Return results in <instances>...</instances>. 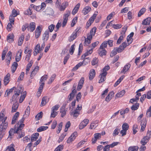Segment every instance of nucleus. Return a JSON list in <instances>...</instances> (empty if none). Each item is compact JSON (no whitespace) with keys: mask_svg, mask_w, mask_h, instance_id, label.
Segmentation results:
<instances>
[{"mask_svg":"<svg viewBox=\"0 0 151 151\" xmlns=\"http://www.w3.org/2000/svg\"><path fill=\"white\" fill-rule=\"evenodd\" d=\"M66 3H62V5L60 6V10L61 11H64L66 8Z\"/></svg>","mask_w":151,"mask_h":151,"instance_id":"nucleus-63","label":"nucleus"},{"mask_svg":"<svg viewBox=\"0 0 151 151\" xmlns=\"http://www.w3.org/2000/svg\"><path fill=\"white\" fill-rule=\"evenodd\" d=\"M48 128V127L47 126H42L37 129V131L38 132H40L47 129Z\"/></svg>","mask_w":151,"mask_h":151,"instance_id":"nucleus-32","label":"nucleus"},{"mask_svg":"<svg viewBox=\"0 0 151 151\" xmlns=\"http://www.w3.org/2000/svg\"><path fill=\"white\" fill-rule=\"evenodd\" d=\"M117 52H118V50L116 48H115L111 52V54H110V56L113 57L117 54Z\"/></svg>","mask_w":151,"mask_h":151,"instance_id":"nucleus-54","label":"nucleus"},{"mask_svg":"<svg viewBox=\"0 0 151 151\" xmlns=\"http://www.w3.org/2000/svg\"><path fill=\"white\" fill-rule=\"evenodd\" d=\"M95 75V70L92 69L91 70L90 73L89 74V79L90 80H92L94 77Z\"/></svg>","mask_w":151,"mask_h":151,"instance_id":"nucleus-19","label":"nucleus"},{"mask_svg":"<svg viewBox=\"0 0 151 151\" xmlns=\"http://www.w3.org/2000/svg\"><path fill=\"white\" fill-rule=\"evenodd\" d=\"M19 95L17 93L14 92V94L12 96V99L10 100V102H12V101L17 102L18 99Z\"/></svg>","mask_w":151,"mask_h":151,"instance_id":"nucleus-14","label":"nucleus"},{"mask_svg":"<svg viewBox=\"0 0 151 151\" xmlns=\"http://www.w3.org/2000/svg\"><path fill=\"white\" fill-rule=\"evenodd\" d=\"M35 22H32L30 23L29 25H28L27 29L30 31L32 32L35 29Z\"/></svg>","mask_w":151,"mask_h":151,"instance_id":"nucleus-13","label":"nucleus"},{"mask_svg":"<svg viewBox=\"0 0 151 151\" xmlns=\"http://www.w3.org/2000/svg\"><path fill=\"white\" fill-rule=\"evenodd\" d=\"M63 145H60L55 149L54 151H60L61 150L63 149Z\"/></svg>","mask_w":151,"mask_h":151,"instance_id":"nucleus-57","label":"nucleus"},{"mask_svg":"<svg viewBox=\"0 0 151 151\" xmlns=\"http://www.w3.org/2000/svg\"><path fill=\"white\" fill-rule=\"evenodd\" d=\"M26 95V91H25L23 93V94L21 96L20 99L19 100V102L20 103H21L22 102L25 97Z\"/></svg>","mask_w":151,"mask_h":151,"instance_id":"nucleus-48","label":"nucleus"},{"mask_svg":"<svg viewBox=\"0 0 151 151\" xmlns=\"http://www.w3.org/2000/svg\"><path fill=\"white\" fill-rule=\"evenodd\" d=\"M139 147L137 146H131L129 147V151H137Z\"/></svg>","mask_w":151,"mask_h":151,"instance_id":"nucleus-38","label":"nucleus"},{"mask_svg":"<svg viewBox=\"0 0 151 151\" xmlns=\"http://www.w3.org/2000/svg\"><path fill=\"white\" fill-rule=\"evenodd\" d=\"M60 106L58 104H57L55 106H53L52 108V113H57L56 111H57L59 108Z\"/></svg>","mask_w":151,"mask_h":151,"instance_id":"nucleus-33","label":"nucleus"},{"mask_svg":"<svg viewBox=\"0 0 151 151\" xmlns=\"http://www.w3.org/2000/svg\"><path fill=\"white\" fill-rule=\"evenodd\" d=\"M94 137L92 139V142L93 143H95L97 140L101 138V134L100 133H96L94 134Z\"/></svg>","mask_w":151,"mask_h":151,"instance_id":"nucleus-8","label":"nucleus"},{"mask_svg":"<svg viewBox=\"0 0 151 151\" xmlns=\"http://www.w3.org/2000/svg\"><path fill=\"white\" fill-rule=\"evenodd\" d=\"M10 76V74L9 73H8L4 77V81L5 86L7 85L9 83V78Z\"/></svg>","mask_w":151,"mask_h":151,"instance_id":"nucleus-20","label":"nucleus"},{"mask_svg":"<svg viewBox=\"0 0 151 151\" xmlns=\"http://www.w3.org/2000/svg\"><path fill=\"white\" fill-rule=\"evenodd\" d=\"M75 45V44H73V45H72L71 46L70 48V49L69 52H70V54L71 55H72L74 52V51L75 50V48H74Z\"/></svg>","mask_w":151,"mask_h":151,"instance_id":"nucleus-60","label":"nucleus"},{"mask_svg":"<svg viewBox=\"0 0 151 151\" xmlns=\"http://www.w3.org/2000/svg\"><path fill=\"white\" fill-rule=\"evenodd\" d=\"M28 116V115H27L26 114H24L22 119L15 125V128L11 129H10L9 131V137L11 138L14 134L18 133L19 130L21 131L22 129L24 126V124H23L25 118Z\"/></svg>","mask_w":151,"mask_h":151,"instance_id":"nucleus-1","label":"nucleus"},{"mask_svg":"<svg viewBox=\"0 0 151 151\" xmlns=\"http://www.w3.org/2000/svg\"><path fill=\"white\" fill-rule=\"evenodd\" d=\"M106 73H102L99 75V77L100 78V79L99 82V83H101L105 81L106 79Z\"/></svg>","mask_w":151,"mask_h":151,"instance_id":"nucleus-9","label":"nucleus"},{"mask_svg":"<svg viewBox=\"0 0 151 151\" xmlns=\"http://www.w3.org/2000/svg\"><path fill=\"white\" fill-rule=\"evenodd\" d=\"M78 136V133L77 132H75L73 134H72L69 137L68 139L67 140V142L68 143H70L73 141Z\"/></svg>","mask_w":151,"mask_h":151,"instance_id":"nucleus-5","label":"nucleus"},{"mask_svg":"<svg viewBox=\"0 0 151 151\" xmlns=\"http://www.w3.org/2000/svg\"><path fill=\"white\" fill-rule=\"evenodd\" d=\"M18 66V64L16 62H14L12 66V73H14L16 70Z\"/></svg>","mask_w":151,"mask_h":151,"instance_id":"nucleus-25","label":"nucleus"},{"mask_svg":"<svg viewBox=\"0 0 151 151\" xmlns=\"http://www.w3.org/2000/svg\"><path fill=\"white\" fill-rule=\"evenodd\" d=\"M67 104L66 103H64L63 106L60 107V112L61 113H66L68 110V108H66V106Z\"/></svg>","mask_w":151,"mask_h":151,"instance_id":"nucleus-12","label":"nucleus"},{"mask_svg":"<svg viewBox=\"0 0 151 151\" xmlns=\"http://www.w3.org/2000/svg\"><path fill=\"white\" fill-rule=\"evenodd\" d=\"M138 129V126L136 124H134L133 127V134H135L137 132Z\"/></svg>","mask_w":151,"mask_h":151,"instance_id":"nucleus-43","label":"nucleus"},{"mask_svg":"<svg viewBox=\"0 0 151 151\" xmlns=\"http://www.w3.org/2000/svg\"><path fill=\"white\" fill-rule=\"evenodd\" d=\"M14 145L13 144H11L7 147L6 151H15V150L14 148Z\"/></svg>","mask_w":151,"mask_h":151,"instance_id":"nucleus-35","label":"nucleus"},{"mask_svg":"<svg viewBox=\"0 0 151 151\" xmlns=\"http://www.w3.org/2000/svg\"><path fill=\"white\" fill-rule=\"evenodd\" d=\"M129 109L128 108H126L124 110L123 109H121V111L119 110L117 112L115 113H114L117 114V113H119V111H120V113H128L129 112Z\"/></svg>","mask_w":151,"mask_h":151,"instance_id":"nucleus-49","label":"nucleus"},{"mask_svg":"<svg viewBox=\"0 0 151 151\" xmlns=\"http://www.w3.org/2000/svg\"><path fill=\"white\" fill-rule=\"evenodd\" d=\"M146 9L145 8H143L141 9L138 13V17H140L142 15H143L146 11Z\"/></svg>","mask_w":151,"mask_h":151,"instance_id":"nucleus-46","label":"nucleus"},{"mask_svg":"<svg viewBox=\"0 0 151 151\" xmlns=\"http://www.w3.org/2000/svg\"><path fill=\"white\" fill-rule=\"evenodd\" d=\"M24 14L26 15H31L32 14V9H31L30 7H29L28 9H27V10L25 11L24 12Z\"/></svg>","mask_w":151,"mask_h":151,"instance_id":"nucleus-53","label":"nucleus"},{"mask_svg":"<svg viewBox=\"0 0 151 151\" xmlns=\"http://www.w3.org/2000/svg\"><path fill=\"white\" fill-rule=\"evenodd\" d=\"M32 52V50H29L28 51V54L26 55L25 57V60H27L28 62L30 59V58L31 56V52Z\"/></svg>","mask_w":151,"mask_h":151,"instance_id":"nucleus-41","label":"nucleus"},{"mask_svg":"<svg viewBox=\"0 0 151 151\" xmlns=\"http://www.w3.org/2000/svg\"><path fill=\"white\" fill-rule=\"evenodd\" d=\"M131 65L129 63H127L125 65L122 69L121 71V73H124L125 74V73L127 72L130 68Z\"/></svg>","mask_w":151,"mask_h":151,"instance_id":"nucleus-21","label":"nucleus"},{"mask_svg":"<svg viewBox=\"0 0 151 151\" xmlns=\"http://www.w3.org/2000/svg\"><path fill=\"white\" fill-rule=\"evenodd\" d=\"M89 120L87 119H84L80 123L79 127L80 129H82L84 128L88 123Z\"/></svg>","mask_w":151,"mask_h":151,"instance_id":"nucleus-7","label":"nucleus"},{"mask_svg":"<svg viewBox=\"0 0 151 151\" xmlns=\"http://www.w3.org/2000/svg\"><path fill=\"white\" fill-rule=\"evenodd\" d=\"M46 12L47 15H52L54 14L53 9L50 8H47L46 10Z\"/></svg>","mask_w":151,"mask_h":151,"instance_id":"nucleus-31","label":"nucleus"},{"mask_svg":"<svg viewBox=\"0 0 151 151\" xmlns=\"http://www.w3.org/2000/svg\"><path fill=\"white\" fill-rule=\"evenodd\" d=\"M45 42H43L40 47V45L39 44H37L36 47L37 48V49H38V50L40 51V52H41L43 49L45 47Z\"/></svg>","mask_w":151,"mask_h":151,"instance_id":"nucleus-37","label":"nucleus"},{"mask_svg":"<svg viewBox=\"0 0 151 151\" xmlns=\"http://www.w3.org/2000/svg\"><path fill=\"white\" fill-rule=\"evenodd\" d=\"M12 52L10 51H9L6 55V59L9 61V63H10V61L12 59Z\"/></svg>","mask_w":151,"mask_h":151,"instance_id":"nucleus-47","label":"nucleus"},{"mask_svg":"<svg viewBox=\"0 0 151 151\" xmlns=\"http://www.w3.org/2000/svg\"><path fill=\"white\" fill-rule=\"evenodd\" d=\"M24 38V37L23 35H22L19 37L18 42V45L19 46H21L23 42V40Z\"/></svg>","mask_w":151,"mask_h":151,"instance_id":"nucleus-45","label":"nucleus"},{"mask_svg":"<svg viewBox=\"0 0 151 151\" xmlns=\"http://www.w3.org/2000/svg\"><path fill=\"white\" fill-rule=\"evenodd\" d=\"M107 44V41H105L101 45L100 47L104 48L106 47Z\"/></svg>","mask_w":151,"mask_h":151,"instance_id":"nucleus-61","label":"nucleus"},{"mask_svg":"<svg viewBox=\"0 0 151 151\" xmlns=\"http://www.w3.org/2000/svg\"><path fill=\"white\" fill-rule=\"evenodd\" d=\"M32 64L33 61L32 60L30 61L29 63L28 64L26 68V70L27 71H29L30 68L32 65Z\"/></svg>","mask_w":151,"mask_h":151,"instance_id":"nucleus-50","label":"nucleus"},{"mask_svg":"<svg viewBox=\"0 0 151 151\" xmlns=\"http://www.w3.org/2000/svg\"><path fill=\"white\" fill-rule=\"evenodd\" d=\"M149 140L145 136L140 141V143L142 145H145Z\"/></svg>","mask_w":151,"mask_h":151,"instance_id":"nucleus-34","label":"nucleus"},{"mask_svg":"<svg viewBox=\"0 0 151 151\" xmlns=\"http://www.w3.org/2000/svg\"><path fill=\"white\" fill-rule=\"evenodd\" d=\"M122 129L127 131L129 129V125L126 123H124L122 125Z\"/></svg>","mask_w":151,"mask_h":151,"instance_id":"nucleus-58","label":"nucleus"},{"mask_svg":"<svg viewBox=\"0 0 151 151\" xmlns=\"http://www.w3.org/2000/svg\"><path fill=\"white\" fill-rule=\"evenodd\" d=\"M19 14L17 12V11L14 9H13L12 11V14L11 15L14 17H17V15Z\"/></svg>","mask_w":151,"mask_h":151,"instance_id":"nucleus-59","label":"nucleus"},{"mask_svg":"<svg viewBox=\"0 0 151 151\" xmlns=\"http://www.w3.org/2000/svg\"><path fill=\"white\" fill-rule=\"evenodd\" d=\"M66 135V133H63L62 134L59 138L58 140V143H60L61 142H62V141L64 139Z\"/></svg>","mask_w":151,"mask_h":151,"instance_id":"nucleus-40","label":"nucleus"},{"mask_svg":"<svg viewBox=\"0 0 151 151\" xmlns=\"http://www.w3.org/2000/svg\"><path fill=\"white\" fill-rule=\"evenodd\" d=\"M139 104L136 103L133 105L131 107V109L132 110H137L139 106Z\"/></svg>","mask_w":151,"mask_h":151,"instance_id":"nucleus-52","label":"nucleus"},{"mask_svg":"<svg viewBox=\"0 0 151 151\" xmlns=\"http://www.w3.org/2000/svg\"><path fill=\"white\" fill-rule=\"evenodd\" d=\"M76 92L77 91L75 90V89H74L70 93L68 97L70 101L73 99L74 95Z\"/></svg>","mask_w":151,"mask_h":151,"instance_id":"nucleus-16","label":"nucleus"},{"mask_svg":"<svg viewBox=\"0 0 151 151\" xmlns=\"http://www.w3.org/2000/svg\"><path fill=\"white\" fill-rule=\"evenodd\" d=\"M39 136V134L38 133H36L33 134L31 137V141L32 142L35 141L37 138Z\"/></svg>","mask_w":151,"mask_h":151,"instance_id":"nucleus-29","label":"nucleus"},{"mask_svg":"<svg viewBox=\"0 0 151 151\" xmlns=\"http://www.w3.org/2000/svg\"><path fill=\"white\" fill-rule=\"evenodd\" d=\"M42 29L41 27L38 26L35 31V37L36 38H38L40 35Z\"/></svg>","mask_w":151,"mask_h":151,"instance_id":"nucleus-10","label":"nucleus"},{"mask_svg":"<svg viewBox=\"0 0 151 151\" xmlns=\"http://www.w3.org/2000/svg\"><path fill=\"white\" fill-rule=\"evenodd\" d=\"M15 90L14 91V92L15 93H17V94L19 95L20 93H22L23 91V89L22 88V86H18L16 89V88Z\"/></svg>","mask_w":151,"mask_h":151,"instance_id":"nucleus-18","label":"nucleus"},{"mask_svg":"<svg viewBox=\"0 0 151 151\" xmlns=\"http://www.w3.org/2000/svg\"><path fill=\"white\" fill-rule=\"evenodd\" d=\"M47 97L46 96H44L42 98V100L41 106H44L46 104L47 102Z\"/></svg>","mask_w":151,"mask_h":151,"instance_id":"nucleus-39","label":"nucleus"},{"mask_svg":"<svg viewBox=\"0 0 151 151\" xmlns=\"http://www.w3.org/2000/svg\"><path fill=\"white\" fill-rule=\"evenodd\" d=\"M16 88L15 87H14L12 88L11 89H9V90H7L6 91V93H7V95L8 96L11 93L13 92L14 90Z\"/></svg>","mask_w":151,"mask_h":151,"instance_id":"nucleus-55","label":"nucleus"},{"mask_svg":"<svg viewBox=\"0 0 151 151\" xmlns=\"http://www.w3.org/2000/svg\"><path fill=\"white\" fill-rule=\"evenodd\" d=\"M19 114H15L13 117L12 122V124H14L18 120Z\"/></svg>","mask_w":151,"mask_h":151,"instance_id":"nucleus-30","label":"nucleus"},{"mask_svg":"<svg viewBox=\"0 0 151 151\" xmlns=\"http://www.w3.org/2000/svg\"><path fill=\"white\" fill-rule=\"evenodd\" d=\"M80 6L79 3L78 4L75 6L72 12V14L74 15L76 14L78 11Z\"/></svg>","mask_w":151,"mask_h":151,"instance_id":"nucleus-26","label":"nucleus"},{"mask_svg":"<svg viewBox=\"0 0 151 151\" xmlns=\"http://www.w3.org/2000/svg\"><path fill=\"white\" fill-rule=\"evenodd\" d=\"M96 28L95 27H93L90 31V33L87 34V37L86 38L87 39H90L91 40L92 37L94 36L96 33Z\"/></svg>","mask_w":151,"mask_h":151,"instance_id":"nucleus-4","label":"nucleus"},{"mask_svg":"<svg viewBox=\"0 0 151 151\" xmlns=\"http://www.w3.org/2000/svg\"><path fill=\"white\" fill-rule=\"evenodd\" d=\"M147 122L145 119H143L141 122L140 131L143 132L144 131L146 127Z\"/></svg>","mask_w":151,"mask_h":151,"instance_id":"nucleus-15","label":"nucleus"},{"mask_svg":"<svg viewBox=\"0 0 151 151\" xmlns=\"http://www.w3.org/2000/svg\"><path fill=\"white\" fill-rule=\"evenodd\" d=\"M44 84V83L43 82L39 86V87L38 88V91L37 93V95L39 96H40L41 95V92L42 91V90L43 88Z\"/></svg>","mask_w":151,"mask_h":151,"instance_id":"nucleus-24","label":"nucleus"},{"mask_svg":"<svg viewBox=\"0 0 151 151\" xmlns=\"http://www.w3.org/2000/svg\"><path fill=\"white\" fill-rule=\"evenodd\" d=\"M22 56V51L21 50H19L17 53V55L16 57V61L17 62H19L20 59Z\"/></svg>","mask_w":151,"mask_h":151,"instance_id":"nucleus-28","label":"nucleus"},{"mask_svg":"<svg viewBox=\"0 0 151 151\" xmlns=\"http://www.w3.org/2000/svg\"><path fill=\"white\" fill-rule=\"evenodd\" d=\"M49 37V32L47 31H45L43 35L42 39L45 41H47Z\"/></svg>","mask_w":151,"mask_h":151,"instance_id":"nucleus-23","label":"nucleus"},{"mask_svg":"<svg viewBox=\"0 0 151 151\" xmlns=\"http://www.w3.org/2000/svg\"><path fill=\"white\" fill-rule=\"evenodd\" d=\"M96 123L93 122L91 124L89 129H94L98 126V122L96 121Z\"/></svg>","mask_w":151,"mask_h":151,"instance_id":"nucleus-36","label":"nucleus"},{"mask_svg":"<svg viewBox=\"0 0 151 151\" xmlns=\"http://www.w3.org/2000/svg\"><path fill=\"white\" fill-rule=\"evenodd\" d=\"M99 55L101 57L106 55V51L104 48H100L99 50L98 51Z\"/></svg>","mask_w":151,"mask_h":151,"instance_id":"nucleus-11","label":"nucleus"},{"mask_svg":"<svg viewBox=\"0 0 151 151\" xmlns=\"http://www.w3.org/2000/svg\"><path fill=\"white\" fill-rule=\"evenodd\" d=\"M70 14V11H66V13L64 14L63 16V21L62 23V27H64L66 25L68 19V17Z\"/></svg>","mask_w":151,"mask_h":151,"instance_id":"nucleus-2","label":"nucleus"},{"mask_svg":"<svg viewBox=\"0 0 151 151\" xmlns=\"http://www.w3.org/2000/svg\"><path fill=\"white\" fill-rule=\"evenodd\" d=\"M125 93L124 90H122L120 92L117 93L116 95V97L117 98H119L122 96Z\"/></svg>","mask_w":151,"mask_h":151,"instance_id":"nucleus-44","label":"nucleus"},{"mask_svg":"<svg viewBox=\"0 0 151 151\" xmlns=\"http://www.w3.org/2000/svg\"><path fill=\"white\" fill-rule=\"evenodd\" d=\"M56 76V75L55 74H53L51 76V77L50 78L48 82V83L49 84L51 83L55 79Z\"/></svg>","mask_w":151,"mask_h":151,"instance_id":"nucleus-56","label":"nucleus"},{"mask_svg":"<svg viewBox=\"0 0 151 151\" xmlns=\"http://www.w3.org/2000/svg\"><path fill=\"white\" fill-rule=\"evenodd\" d=\"M151 21V18L149 17L144 20L142 22L143 25H149Z\"/></svg>","mask_w":151,"mask_h":151,"instance_id":"nucleus-17","label":"nucleus"},{"mask_svg":"<svg viewBox=\"0 0 151 151\" xmlns=\"http://www.w3.org/2000/svg\"><path fill=\"white\" fill-rule=\"evenodd\" d=\"M48 78V76L47 75H45L42 76L40 78V83L44 81L45 80H46Z\"/></svg>","mask_w":151,"mask_h":151,"instance_id":"nucleus-62","label":"nucleus"},{"mask_svg":"<svg viewBox=\"0 0 151 151\" xmlns=\"http://www.w3.org/2000/svg\"><path fill=\"white\" fill-rule=\"evenodd\" d=\"M80 29V28H77L75 31L73 32L72 34L71 35L69 38V40L70 42L73 41L74 39H75L77 37V32Z\"/></svg>","mask_w":151,"mask_h":151,"instance_id":"nucleus-6","label":"nucleus"},{"mask_svg":"<svg viewBox=\"0 0 151 151\" xmlns=\"http://www.w3.org/2000/svg\"><path fill=\"white\" fill-rule=\"evenodd\" d=\"M7 117L6 116H5L4 114H0V122H2V123L0 125L3 126L5 124H7L6 127V128H7L8 123L7 122H5V121Z\"/></svg>","mask_w":151,"mask_h":151,"instance_id":"nucleus-3","label":"nucleus"},{"mask_svg":"<svg viewBox=\"0 0 151 151\" xmlns=\"http://www.w3.org/2000/svg\"><path fill=\"white\" fill-rule=\"evenodd\" d=\"M91 8L89 6H86L82 11V12L84 15L87 14L91 10Z\"/></svg>","mask_w":151,"mask_h":151,"instance_id":"nucleus-22","label":"nucleus"},{"mask_svg":"<svg viewBox=\"0 0 151 151\" xmlns=\"http://www.w3.org/2000/svg\"><path fill=\"white\" fill-rule=\"evenodd\" d=\"M120 129L118 127L116 128L114 130V131L113 135L114 136H115L116 135H118L120 132Z\"/></svg>","mask_w":151,"mask_h":151,"instance_id":"nucleus-51","label":"nucleus"},{"mask_svg":"<svg viewBox=\"0 0 151 151\" xmlns=\"http://www.w3.org/2000/svg\"><path fill=\"white\" fill-rule=\"evenodd\" d=\"M18 104L17 102H15L12 108V112H15L18 108Z\"/></svg>","mask_w":151,"mask_h":151,"instance_id":"nucleus-27","label":"nucleus"},{"mask_svg":"<svg viewBox=\"0 0 151 151\" xmlns=\"http://www.w3.org/2000/svg\"><path fill=\"white\" fill-rule=\"evenodd\" d=\"M14 36L13 34L9 35L7 38V41L9 42H12L14 41Z\"/></svg>","mask_w":151,"mask_h":151,"instance_id":"nucleus-42","label":"nucleus"},{"mask_svg":"<svg viewBox=\"0 0 151 151\" xmlns=\"http://www.w3.org/2000/svg\"><path fill=\"white\" fill-rule=\"evenodd\" d=\"M98 60L97 58H93L91 62V64L93 65H94L98 63Z\"/></svg>","mask_w":151,"mask_h":151,"instance_id":"nucleus-64","label":"nucleus"}]
</instances>
